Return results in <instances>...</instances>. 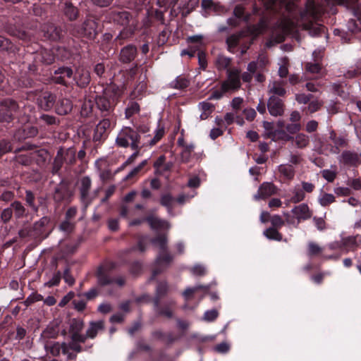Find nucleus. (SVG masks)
<instances>
[{
  "label": "nucleus",
  "mask_w": 361,
  "mask_h": 361,
  "mask_svg": "<svg viewBox=\"0 0 361 361\" xmlns=\"http://www.w3.org/2000/svg\"><path fill=\"white\" fill-rule=\"evenodd\" d=\"M322 11V7L316 4L313 0H307L305 9L300 12L302 27L304 30H309L311 36H317L324 30V27L316 23Z\"/></svg>",
  "instance_id": "f257e3e1"
},
{
  "label": "nucleus",
  "mask_w": 361,
  "mask_h": 361,
  "mask_svg": "<svg viewBox=\"0 0 361 361\" xmlns=\"http://www.w3.org/2000/svg\"><path fill=\"white\" fill-rule=\"evenodd\" d=\"M122 94V90L115 84H111L104 89L101 95L95 97L97 109L102 116L109 118L113 115L118 99Z\"/></svg>",
  "instance_id": "f03ea898"
},
{
  "label": "nucleus",
  "mask_w": 361,
  "mask_h": 361,
  "mask_svg": "<svg viewBox=\"0 0 361 361\" xmlns=\"http://www.w3.org/2000/svg\"><path fill=\"white\" fill-rule=\"evenodd\" d=\"M226 73L227 78L221 82L220 89L214 90L209 99H219L224 94H232L240 88V70L238 68L228 69Z\"/></svg>",
  "instance_id": "7ed1b4c3"
},
{
  "label": "nucleus",
  "mask_w": 361,
  "mask_h": 361,
  "mask_svg": "<svg viewBox=\"0 0 361 361\" xmlns=\"http://www.w3.org/2000/svg\"><path fill=\"white\" fill-rule=\"evenodd\" d=\"M71 33L77 37H84L94 39L98 34L97 21L93 16H87L81 25L74 24Z\"/></svg>",
  "instance_id": "20e7f679"
},
{
  "label": "nucleus",
  "mask_w": 361,
  "mask_h": 361,
  "mask_svg": "<svg viewBox=\"0 0 361 361\" xmlns=\"http://www.w3.org/2000/svg\"><path fill=\"white\" fill-rule=\"evenodd\" d=\"M140 135L131 128L126 127L121 130L116 140V144L122 147L129 145L133 149L140 148Z\"/></svg>",
  "instance_id": "39448f33"
},
{
  "label": "nucleus",
  "mask_w": 361,
  "mask_h": 361,
  "mask_svg": "<svg viewBox=\"0 0 361 361\" xmlns=\"http://www.w3.org/2000/svg\"><path fill=\"white\" fill-rule=\"evenodd\" d=\"M18 110L19 105L13 99H7L2 100L0 102V122L11 123Z\"/></svg>",
  "instance_id": "423d86ee"
},
{
  "label": "nucleus",
  "mask_w": 361,
  "mask_h": 361,
  "mask_svg": "<svg viewBox=\"0 0 361 361\" xmlns=\"http://www.w3.org/2000/svg\"><path fill=\"white\" fill-rule=\"evenodd\" d=\"M173 260V257L169 253V250L159 252L154 261L155 267L152 270V274L149 281L154 280L157 275L164 271L170 266Z\"/></svg>",
  "instance_id": "0eeeda50"
},
{
  "label": "nucleus",
  "mask_w": 361,
  "mask_h": 361,
  "mask_svg": "<svg viewBox=\"0 0 361 361\" xmlns=\"http://www.w3.org/2000/svg\"><path fill=\"white\" fill-rule=\"evenodd\" d=\"M78 184L80 200L85 207L87 208L92 201V198L90 196L91 178L89 176H83L79 180Z\"/></svg>",
  "instance_id": "6e6552de"
},
{
  "label": "nucleus",
  "mask_w": 361,
  "mask_h": 361,
  "mask_svg": "<svg viewBox=\"0 0 361 361\" xmlns=\"http://www.w3.org/2000/svg\"><path fill=\"white\" fill-rule=\"evenodd\" d=\"M85 326L84 321L80 318H73L71 319L69 324V333L71 334V340L77 341L82 343H85V337L81 332Z\"/></svg>",
  "instance_id": "1a4fd4ad"
},
{
  "label": "nucleus",
  "mask_w": 361,
  "mask_h": 361,
  "mask_svg": "<svg viewBox=\"0 0 361 361\" xmlns=\"http://www.w3.org/2000/svg\"><path fill=\"white\" fill-rule=\"evenodd\" d=\"M298 26L302 27L300 16L296 19V21L290 18H284L281 23L282 33L279 35L275 42L276 43L282 42L285 39L286 35L293 32Z\"/></svg>",
  "instance_id": "9d476101"
},
{
  "label": "nucleus",
  "mask_w": 361,
  "mask_h": 361,
  "mask_svg": "<svg viewBox=\"0 0 361 361\" xmlns=\"http://www.w3.org/2000/svg\"><path fill=\"white\" fill-rule=\"evenodd\" d=\"M80 343H82L74 340H71L68 343H62V353L66 356L67 360H76L77 353H81L84 350Z\"/></svg>",
  "instance_id": "9b49d317"
},
{
  "label": "nucleus",
  "mask_w": 361,
  "mask_h": 361,
  "mask_svg": "<svg viewBox=\"0 0 361 361\" xmlns=\"http://www.w3.org/2000/svg\"><path fill=\"white\" fill-rule=\"evenodd\" d=\"M72 192L70 190V184L68 181L61 180L55 188L53 198L55 202H61L70 198Z\"/></svg>",
  "instance_id": "f8f14e48"
},
{
  "label": "nucleus",
  "mask_w": 361,
  "mask_h": 361,
  "mask_svg": "<svg viewBox=\"0 0 361 361\" xmlns=\"http://www.w3.org/2000/svg\"><path fill=\"white\" fill-rule=\"evenodd\" d=\"M267 109L271 116H281L285 112V104L281 99L271 95L267 102Z\"/></svg>",
  "instance_id": "ddd939ff"
},
{
  "label": "nucleus",
  "mask_w": 361,
  "mask_h": 361,
  "mask_svg": "<svg viewBox=\"0 0 361 361\" xmlns=\"http://www.w3.org/2000/svg\"><path fill=\"white\" fill-rule=\"evenodd\" d=\"M110 126V118L108 117H104V118L99 122L94 128L92 137L93 141L100 142L103 140H105L107 137V130L109 129Z\"/></svg>",
  "instance_id": "4468645a"
},
{
  "label": "nucleus",
  "mask_w": 361,
  "mask_h": 361,
  "mask_svg": "<svg viewBox=\"0 0 361 361\" xmlns=\"http://www.w3.org/2000/svg\"><path fill=\"white\" fill-rule=\"evenodd\" d=\"M42 31L44 37L53 41H58L63 37L62 29L52 23L44 25Z\"/></svg>",
  "instance_id": "2eb2a0df"
},
{
  "label": "nucleus",
  "mask_w": 361,
  "mask_h": 361,
  "mask_svg": "<svg viewBox=\"0 0 361 361\" xmlns=\"http://www.w3.org/2000/svg\"><path fill=\"white\" fill-rule=\"evenodd\" d=\"M111 17L114 23L124 27L130 25L133 22H135L132 15L126 11H112Z\"/></svg>",
  "instance_id": "dca6fc26"
},
{
  "label": "nucleus",
  "mask_w": 361,
  "mask_h": 361,
  "mask_svg": "<svg viewBox=\"0 0 361 361\" xmlns=\"http://www.w3.org/2000/svg\"><path fill=\"white\" fill-rule=\"evenodd\" d=\"M56 101V96L51 92H44L37 99L38 106L44 111H49L52 109Z\"/></svg>",
  "instance_id": "f3484780"
},
{
  "label": "nucleus",
  "mask_w": 361,
  "mask_h": 361,
  "mask_svg": "<svg viewBox=\"0 0 361 361\" xmlns=\"http://www.w3.org/2000/svg\"><path fill=\"white\" fill-rule=\"evenodd\" d=\"M277 188L274 183L269 182L263 183L259 188L255 195L256 200L266 199L276 193Z\"/></svg>",
  "instance_id": "a211bd4d"
},
{
  "label": "nucleus",
  "mask_w": 361,
  "mask_h": 361,
  "mask_svg": "<svg viewBox=\"0 0 361 361\" xmlns=\"http://www.w3.org/2000/svg\"><path fill=\"white\" fill-rule=\"evenodd\" d=\"M105 329V324L104 320H99L95 322H90L88 328L86 330L84 337H85V341L87 338L94 339L96 338L97 334L104 331Z\"/></svg>",
  "instance_id": "6ab92c4d"
},
{
  "label": "nucleus",
  "mask_w": 361,
  "mask_h": 361,
  "mask_svg": "<svg viewBox=\"0 0 361 361\" xmlns=\"http://www.w3.org/2000/svg\"><path fill=\"white\" fill-rule=\"evenodd\" d=\"M169 290V286L167 281H158L155 290V295L152 300L154 307H158L160 304L161 299L167 295Z\"/></svg>",
  "instance_id": "aec40b11"
},
{
  "label": "nucleus",
  "mask_w": 361,
  "mask_h": 361,
  "mask_svg": "<svg viewBox=\"0 0 361 361\" xmlns=\"http://www.w3.org/2000/svg\"><path fill=\"white\" fill-rule=\"evenodd\" d=\"M360 160V156L357 152L349 150L343 151L338 158L340 163L347 166H356Z\"/></svg>",
  "instance_id": "412c9836"
},
{
  "label": "nucleus",
  "mask_w": 361,
  "mask_h": 361,
  "mask_svg": "<svg viewBox=\"0 0 361 361\" xmlns=\"http://www.w3.org/2000/svg\"><path fill=\"white\" fill-rule=\"evenodd\" d=\"M136 55V47L132 44L127 45L121 50L119 60L122 63H128L135 59Z\"/></svg>",
  "instance_id": "4be33fe9"
},
{
  "label": "nucleus",
  "mask_w": 361,
  "mask_h": 361,
  "mask_svg": "<svg viewBox=\"0 0 361 361\" xmlns=\"http://www.w3.org/2000/svg\"><path fill=\"white\" fill-rule=\"evenodd\" d=\"M361 243V235L348 236L341 238V245L347 252L355 251Z\"/></svg>",
  "instance_id": "5701e85b"
},
{
  "label": "nucleus",
  "mask_w": 361,
  "mask_h": 361,
  "mask_svg": "<svg viewBox=\"0 0 361 361\" xmlns=\"http://www.w3.org/2000/svg\"><path fill=\"white\" fill-rule=\"evenodd\" d=\"M75 80L79 87H86L89 85L91 80L90 71L84 68H78L76 70Z\"/></svg>",
  "instance_id": "b1692460"
},
{
  "label": "nucleus",
  "mask_w": 361,
  "mask_h": 361,
  "mask_svg": "<svg viewBox=\"0 0 361 361\" xmlns=\"http://www.w3.org/2000/svg\"><path fill=\"white\" fill-rule=\"evenodd\" d=\"M285 82L283 80H274L271 81L268 85L269 94H272L276 96L283 97L286 94V90L283 87Z\"/></svg>",
  "instance_id": "393cba45"
},
{
  "label": "nucleus",
  "mask_w": 361,
  "mask_h": 361,
  "mask_svg": "<svg viewBox=\"0 0 361 361\" xmlns=\"http://www.w3.org/2000/svg\"><path fill=\"white\" fill-rule=\"evenodd\" d=\"M73 109V104L70 99L66 98L60 99L56 104V113L59 115L68 114Z\"/></svg>",
  "instance_id": "a878e982"
},
{
  "label": "nucleus",
  "mask_w": 361,
  "mask_h": 361,
  "mask_svg": "<svg viewBox=\"0 0 361 361\" xmlns=\"http://www.w3.org/2000/svg\"><path fill=\"white\" fill-rule=\"evenodd\" d=\"M176 305V302L173 300H170L164 304L163 307H160V304L158 307H154V310L159 316H164L168 319H171L173 317L172 307Z\"/></svg>",
  "instance_id": "bb28decb"
},
{
  "label": "nucleus",
  "mask_w": 361,
  "mask_h": 361,
  "mask_svg": "<svg viewBox=\"0 0 361 361\" xmlns=\"http://www.w3.org/2000/svg\"><path fill=\"white\" fill-rule=\"evenodd\" d=\"M96 276L97 284L100 286H106L114 283V278L109 276L102 267L98 268Z\"/></svg>",
  "instance_id": "cd10ccee"
},
{
  "label": "nucleus",
  "mask_w": 361,
  "mask_h": 361,
  "mask_svg": "<svg viewBox=\"0 0 361 361\" xmlns=\"http://www.w3.org/2000/svg\"><path fill=\"white\" fill-rule=\"evenodd\" d=\"M58 152H61L62 158L66 164L72 166L75 163L76 152L74 148L69 147L68 149H64L63 147H60Z\"/></svg>",
  "instance_id": "c85d7f7f"
},
{
  "label": "nucleus",
  "mask_w": 361,
  "mask_h": 361,
  "mask_svg": "<svg viewBox=\"0 0 361 361\" xmlns=\"http://www.w3.org/2000/svg\"><path fill=\"white\" fill-rule=\"evenodd\" d=\"M292 212L294 214V215H295L296 218L298 220H305L310 218L311 216L310 209L306 204H301L298 206L295 207L292 209Z\"/></svg>",
  "instance_id": "c756f323"
},
{
  "label": "nucleus",
  "mask_w": 361,
  "mask_h": 361,
  "mask_svg": "<svg viewBox=\"0 0 361 361\" xmlns=\"http://www.w3.org/2000/svg\"><path fill=\"white\" fill-rule=\"evenodd\" d=\"M145 220L149 224L152 229H169L170 228L169 222L152 216H147L145 218Z\"/></svg>",
  "instance_id": "7c9ffc66"
},
{
  "label": "nucleus",
  "mask_w": 361,
  "mask_h": 361,
  "mask_svg": "<svg viewBox=\"0 0 361 361\" xmlns=\"http://www.w3.org/2000/svg\"><path fill=\"white\" fill-rule=\"evenodd\" d=\"M38 134V129L37 127L35 126H28L23 129H19L16 131V133L14 135V137H18L20 139V137L25 139L27 137H35Z\"/></svg>",
  "instance_id": "2f4dec72"
},
{
  "label": "nucleus",
  "mask_w": 361,
  "mask_h": 361,
  "mask_svg": "<svg viewBox=\"0 0 361 361\" xmlns=\"http://www.w3.org/2000/svg\"><path fill=\"white\" fill-rule=\"evenodd\" d=\"M152 243L158 248L159 252L168 250V240L165 234H159L156 238L152 239Z\"/></svg>",
  "instance_id": "473e14b6"
},
{
  "label": "nucleus",
  "mask_w": 361,
  "mask_h": 361,
  "mask_svg": "<svg viewBox=\"0 0 361 361\" xmlns=\"http://www.w3.org/2000/svg\"><path fill=\"white\" fill-rule=\"evenodd\" d=\"M16 219H22L27 215V211L20 201H14L11 204Z\"/></svg>",
  "instance_id": "72a5a7b5"
},
{
  "label": "nucleus",
  "mask_w": 361,
  "mask_h": 361,
  "mask_svg": "<svg viewBox=\"0 0 361 361\" xmlns=\"http://www.w3.org/2000/svg\"><path fill=\"white\" fill-rule=\"evenodd\" d=\"M63 13L70 20H76L79 13L78 9L70 2L65 3Z\"/></svg>",
  "instance_id": "f704fd0d"
},
{
  "label": "nucleus",
  "mask_w": 361,
  "mask_h": 361,
  "mask_svg": "<svg viewBox=\"0 0 361 361\" xmlns=\"http://www.w3.org/2000/svg\"><path fill=\"white\" fill-rule=\"evenodd\" d=\"M198 106L202 111V114L200 116L201 120H205L209 118L214 109V106L207 102H200Z\"/></svg>",
  "instance_id": "c9c22d12"
},
{
  "label": "nucleus",
  "mask_w": 361,
  "mask_h": 361,
  "mask_svg": "<svg viewBox=\"0 0 361 361\" xmlns=\"http://www.w3.org/2000/svg\"><path fill=\"white\" fill-rule=\"evenodd\" d=\"M231 62V59L230 57H227L223 54H218L216 60L215 65L218 70H228Z\"/></svg>",
  "instance_id": "e433bc0d"
},
{
  "label": "nucleus",
  "mask_w": 361,
  "mask_h": 361,
  "mask_svg": "<svg viewBox=\"0 0 361 361\" xmlns=\"http://www.w3.org/2000/svg\"><path fill=\"white\" fill-rule=\"evenodd\" d=\"M190 80L184 76L179 75L170 83V87L173 89L183 90L188 87Z\"/></svg>",
  "instance_id": "4c0bfd02"
},
{
  "label": "nucleus",
  "mask_w": 361,
  "mask_h": 361,
  "mask_svg": "<svg viewBox=\"0 0 361 361\" xmlns=\"http://www.w3.org/2000/svg\"><path fill=\"white\" fill-rule=\"evenodd\" d=\"M329 138L332 142L334 145L337 147L338 149L341 147H345L348 145L347 140L342 136L338 137L334 130H331L329 133Z\"/></svg>",
  "instance_id": "58836bf2"
},
{
  "label": "nucleus",
  "mask_w": 361,
  "mask_h": 361,
  "mask_svg": "<svg viewBox=\"0 0 361 361\" xmlns=\"http://www.w3.org/2000/svg\"><path fill=\"white\" fill-rule=\"evenodd\" d=\"M135 26L136 25L135 22H133L130 25L125 26L116 38V40L126 39L133 36Z\"/></svg>",
  "instance_id": "ea45409f"
},
{
  "label": "nucleus",
  "mask_w": 361,
  "mask_h": 361,
  "mask_svg": "<svg viewBox=\"0 0 361 361\" xmlns=\"http://www.w3.org/2000/svg\"><path fill=\"white\" fill-rule=\"evenodd\" d=\"M194 149L195 145L193 143L190 142L185 145L180 152L181 161L184 163H188L191 158V155Z\"/></svg>",
  "instance_id": "a19ab883"
},
{
  "label": "nucleus",
  "mask_w": 361,
  "mask_h": 361,
  "mask_svg": "<svg viewBox=\"0 0 361 361\" xmlns=\"http://www.w3.org/2000/svg\"><path fill=\"white\" fill-rule=\"evenodd\" d=\"M64 163L65 162L62 158L61 152H59L57 151L56 155L54 157V161L52 162L51 171V173L54 175L59 173Z\"/></svg>",
  "instance_id": "79ce46f5"
},
{
  "label": "nucleus",
  "mask_w": 361,
  "mask_h": 361,
  "mask_svg": "<svg viewBox=\"0 0 361 361\" xmlns=\"http://www.w3.org/2000/svg\"><path fill=\"white\" fill-rule=\"evenodd\" d=\"M295 146L299 149L307 147L310 144V139L304 133H298L294 138Z\"/></svg>",
  "instance_id": "37998d69"
},
{
  "label": "nucleus",
  "mask_w": 361,
  "mask_h": 361,
  "mask_svg": "<svg viewBox=\"0 0 361 361\" xmlns=\"http://www.w3.org/2000/svg\"><path fill=\"white\" fill-rule=\"evenodd\" d=\"M264 235L269 240H274L276 241L282 240L283 236L279 233L277 228L270 227L264 231Z\"/></svg>",
  "instance_id": "c03bdc74"
},
{
  "label": "nucleus",
  "mask_w": 361,
  "mask_h": 361,
  "mask_svg": "<svg viewBox=\"0 0 361 361\" xmlns=\"http://www.w3.org/2000/svg\"><path fill=\"white\" fill-rule=\"evenodd\" d=\"M279 171L288 180H291L294 178L295 170L291 165H280L279 166Z\"/></svg>",
  "instance_id": "a18cd8bd"
},
{
  "label": "nucleus",
  "mask_w": 361,
  "mask_h": 361,
  "mask_svg": "<svg viewBox=\"0 0 361 361\" xmlns=\"http://www.w3.org/2000/svg\"><path fill=\"white\" fill-rule=\"evenodd\" d=\"M322 251L323 248L314 242H310L307 245V255L310 257L321 255Z\"/></svg>",
  "instance_id": "49530a36"
},
{
  "label": "nucleus",
  "mask_w": 361,
  "mask_h": 361,
  "mask_svg": "<svg viewBox=\"0 0 361 361\" xmlns=\"http://www.w3.org/2000/svg\"><path fill=\"white\" fill-rule=\"evenodd\" d=\"M13 160L18 164L27 166L32 164V157L30 154H19L16 155Z\"/></svg>",
  "instance_id": "de8ad7c7"
},
{
  "label": "nucleus",
  "mask_w": 361,
  "mask_h": 361,
  "mask_svg": "<svg viewBox=\"0 0 361 361\" xmlns=\"http://www.w3.org/2000/svg\"><path fill=\"white\" fill-rule=\"evenodd\" d=\"M59 333V325L56 324V326H48L45 330H44L42 335L47 338H55L58 336Z\"/></svg>",
  "instance_id": "09e8293b"
},
{
  "label": "nucleus",
  "mask_w": 361,
  "mask_h": 361,
  "mask_svg": "<svg viewBox=\"0 0 361 361\" xmlns=\"http://www.w3.org/2000/svg\"><path fill=\"white\" fill-rule=\"evenodd\" d=\"M240 38V35L234 34L229 36L226 39V44L228 46V50L233 53V49L237 47L239 42V39Z\"/></svg>",
  "instance_id": "8fccbe9b"
},
{
  "label": "nucleus",
  "mask_w": 361,
  "mask_h": 361,
  "mask_svg": "<svg viewBox=\"0 0 361 361\" xmlns=\"http://www.w3.org/2000/svg\"><path fill=\"white\" fill-rule=\"evenodd\" d=\"M37 154V163L38 165L42 166L44 165L48 158L49 157V154L47 150L44 149H41L35 152Z\"/></svg>",
  "instance_id": "3c124183"
},
{
  "label": "nucleus",
  "mask_w": 361,
  "mask_h": 361,
  "mask_svg": "<svg viewBox=\"0 0 361 361\" xmlns=\"http://www.w3.org/2000/svg\"><path fill=\"white\" fill-rule=\"evenodd\" d=\"M25 202L35 212H37L38 207L35 203V197L31 190L25 191Z\"/></svg>",
  "instance_id": "603ef678"
},
{
  "label": "nucleus",
  "mask_w": 361,
  "mask_h": 361,
  "mask_svg": "<svg viewBox=\"0 0 361 361\" xmlns=\"http://www.w3.org/2000/svg\"><path fill=\"white\" fill-rule=\"evenodd\" d=\"M140 111V106L136 102H130L126 109V117L129 118Z\"/></svg>",
  "instance_id": "864d4df0"
},
{
  "label": "nucleus",
  "mask_w": 361,
  "mask_h": 361,
  "mask_svg": "<svg viewBox=\"0 0 361 361\" xmlns=\"http://www.w3.org/2000/svg\"><path fill=\"white\" fill-rule=\"evenodd\" d=\"M39 120L48 126H57L59 124V120L52 115L42 114L40 116Z\"/></svg>",
  "instance_id": "5fc2aeb1"
},
{
  "label": "nucleus",
  "mask_w": 361,
  "mask_h": 361,
  "mask_svg": "<svg viewBox=\"0 0 361 361\" xmlns=\"http://www.w3.org/2000/svg\"><path fill=\"white\" fill-rule=\"evenodd\" d=\"M13 149L11 142L7 139L0 140V156L11 152Z\"/></svg>",
  "instance_id": "6e6d98bb"
},
{
  "label": "nucleus",
  "mask_w": 361,
  "mask_h": 361,
  "mask_svg": "<svg viewBox=\"0 0 361 361\" xmlns=\"http://www.w3.org/2000/svg\"><path fill=\"white\" fill-rule=\"evenodd\" d=\"M59 228L65 233H70L74 230L75 224L71 221L65 219V220L61 223Z\"/></svg>",
  "instance_id": "4d7b16f0"
},
{
  "label": "nucleus",
  "mask_w": 361,
  "mask_h": 361,
  "mask_svg": "<svg viewBox=\"0 0 361 361\" xmlns=\"http://www.w3.org/2000/svg\"><path fill=\"white\" fill-rule=\"evenodd\" d=\"M335 202V197L332 194L324 193L319 199V202L323 207H326L329 204Z\"/></svg>",
  "instance_id": "13d9d810"
},
{
  "label": "nucleus",
  "mask_w": 361,
  "mask_h": 361,
  "mask_svg": "<svg viewBox=\"0 0 361 361\" xmlns=\"http://www.w3.org/2000/svg\"><path fill=\"white\" fill-rule=\"evenodd\" d=\"M13 214V212L11 206L4 209L1 213V220L4 224L8 223L11 219Z\"/></svg>",
  "instance_id": "bf43d9fd"
},
{
  "label": "nucleus",
  "mask_w": 361,
  "mask_h": 361,
  "mask_svg": "<svg viewBox=\"0 0 361 361\" xmlns=\"http://www.w3.org/2000/svg\"><path fill=\"white\" fill-rule=\"evenodd\" d=\"M272 227L275 228H279L283 226L285 224L284 220L279 215H274L270 218Z\"/></svg>",
  "instance_id": "052dcab7"
},
{
  "label": "nucleus",
  "mask_w": 361,
  "mask_h": 361,
  "mask_svg": "<svg viewBox=\"0 0 361 361\" xmlns=\"http://www.w3.org/2000/svg\"><path fill=\"white\" fill-rule=\"evenodd\" d=\"M191 273L197 276H202L206 274V267L202 264H196L190 269Z\"/></svg>",
  "instance_id": "680f3d73"
},
{
  "label": "nucleus",
  "mask_w": 361,
  "mask_h": 361,
  "mask_svg": "<svg viewBox=\"0 0 361 361\" xmlns=\"http://www.w3.org/2000/svg\"><path fill=\"white\" fill-rule=\"evenodd\" d=\"M166 157L164 155H161L154 163V167L155 168V173L162 174L161 167L163 166Z\"/></svg>",
  "instance_id": "e2e57ef3"
},
{
  "label": "nucleus",
  "mask_w": 361,
  "mask_h": 361,
  "mask_svg": "<svg viewBox=\"0 0 361 361\" xmlns=\"http://www.w3.org/2000/svg\"><path fill=\"white\" fill-rule=\"evenodd\" d=\"M73 70L68 67H61L55 71L56 75H61L64 78H71L73 76Z\"/></svg>",
  "instance_id": "0e129e2a"
},
{
  "label": "nucleus",
  "mask_w": 361,
  "mask_h": 361,
  "mask_svg": "<svg viewBox=\"0 0 361 361\" xmlns=\"http://www.w3.org/2000/svg\"><path fill=\"white\" fill-rule=\"evenodd\" d=\"M322 174V177L328 182H333L336 177V173L329 169L323 170Z\"/></svg>",
  "instance_id": "69168bd1"
},
{
  "label": "nucleus",
  "mask_w": 361,
  "mask_h": 361,
  "mask_svg": "<svg viewBox=\"0 0 361 361\" xmlns=\"http://www.w3.org/2000/svg\"><path fill=\"white\" fill-rule=\"evenodd\" d=\"M173 199L171 195L166 194V195H164L161 196L160 202H161V205H163L169 209H171V204L173 202Z\"/></svg>",
  "instance_id": "338daca9"
},
{
  "label": "nucleus",
  "mask_w": 361,
  "mask_h": 361,
  "mask_svg": "<svg viewBox=\"0 0 361 361\" xmlns=\"http://www.w3.org/2000/svg\"><path fill=\"white\" fill-rule=\"evenodd\" d=\"M219 315L218 311L216 310H211L207 311L204 314V319L207 322H212L215 320Z\"/></svg>",
  "instance_id": "774afa93"
}]
</instances>
